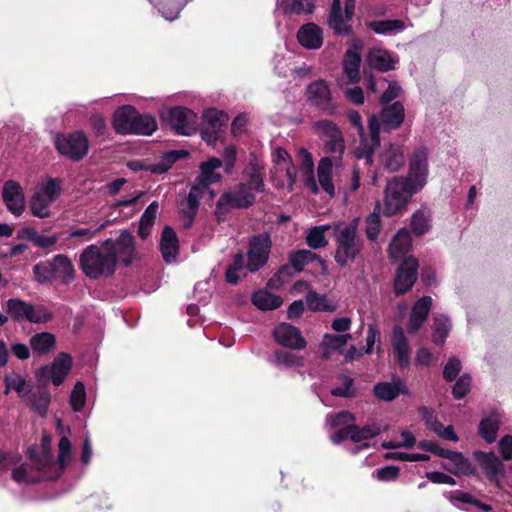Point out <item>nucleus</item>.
<instances>
[{
    "mask_svg": "<svg viewBox=\"0 0 512 512\" xmlns=\"http://www.w3.org/2000/svg\"><path fill=\"white\" fill-rule=\"evenodd\" d=\"M134 237L123 231L116 240L107 239L101 245L87 246L79 256L82 272L89 279L110 277L118 261L129 265L134 257Z\"/></svg>",
    "mask_w": 512,
    "mask_h": 512,
    "instance_id": "f257e3e1",
    "label": "nucleus"
},
{
    "mask_svg": "<svg viewBox=\"0 0 512 512\" xmlns=\"http://www.w3.org/2000/svg\"><path fill=\"white\" fill-rule=\"evenodd\" d=\"M427 176L428 153L426 149H419L410 160L408 176L394 177L388 181L384 195V213L392 216L403 210L413 194L425 186Z\"/></svg>",
    "mask_w": 512,
    "mask_h": 512,
    "instance_id": "f03ea898",
    "label": "nucleus"
},
{
    "mask_svg": "<svg viewBox=\"0 0 512 512\" xmlns=\"http://www.w3.org/2000/svg\"><path fill=\"white\" fill-rule=\"evenodd\" d=\"M245 182L221 195L217 202L216 214H223L227 209H246L251 207L256 199V193L265 191L264 177L260 167L250 163L244 171Z\"/></svg>",
    "mask_w": 512,
    "mask_h": 512,
    "instance_id": "7ed1b4c3",
    "label": "nucleus"
},
{
    "mask_svg": "<svg viewBox=\"0 0 512 512\" xmlns=\"http://www.w3.org/2000/svg\"><path fill=\"white\" fill-rule=\"evenodd\" d=\"M50 435H43L40 450L29 448L28 454L35 470H43V477L47 480L57 479L64 471L71 459L72 445L67 436L63 435L58 443V458L54 461L51 454Z\"/></svg>",
    "mask_w": 512,
    "mask_h": 512,
    "instance_id": "20e7f679",
    "label": "nucleus"
},
{
    "mask_svg": "<svg viewBox=\"0 0 512 512\" xmlns=\"http://www.w3.org/2000/svg\"><path fill=\"white\" fill-rule=\"evenodd\" d=\"M359 219L350 222H338L333 225L335 241L334 259L340 267L355 261L362 253L364 240L358 233Z\"/></svg>",
    "mask_w": 512,
    "mask_h": 512,
    "instance_id": "39448f33",
    "label": "nucleus"
},
{
    "mask_svg": "<svg viewBox=\"0 0 512 512\" xmlns=\"http://www.w3.org/2000/svg\"><path fill=\"white\" fill-rule=\"evenodd\" d=\"M347 116L350 123L357 129L360 137V144L355 150V156L358 160H364V163L370 166L373 163L374 152L380 146L378 118L376 115H372L369 119L371 138L368 140L365 135V128L359 112L356 110H350Z\"/></svg>",
    "mask_w": 512,
    "mask_h": 512,
    "instance_id": "423d86ee",
    "label": "nucleus"
},
{
    "mask_svg": "<svg viewBox=\"0 0 512 512\" xmlns=\"http://www.w3.org/2000/svg\"><path fill=\"white\" fill-rule=\"evenodd\" d=\"M315 134L323 141L327 153L335 161V169L341 167L342 156L346 150L345 139L336 123L320 120L313 123Z\"/></svg>",
    "mask_w": 512,
    "mask_h": 512,
    "instance_id": "0eeeda50",
    "label": "nucleus"
},
{
    "mask_svg": "<svg viewBox=\"0 0 512 512\" xmlns=\"http://www.w3.org/2000/svg\"><path fill=\"white\" fill-rule=\"evenodd\" d=\"M60 193V181L57 179H49L47 182L39 184L30 200L31 213L38 218L49 217L50 205Z\"/></svg>",
    "mask_w": 512,
    "mask_h": 512,
    "instance_id": "6e6552de",
    "label": "nucleus"
},
{
    "mask_svg": "<svg viewBox=\"0 0 512 512\" xmlns=\"http://www.w3.org/2000/svg\"><path fill=\"white\" fill-rule=\"evenodd\" d=\"M6 308L8 316L17 322L46 323L52 319V313L45 306H34L17 298L9 299Z\"/></svg>",
    "mask_w": 512,
    "mask_h": 512,
    "instance_id": "1a4fd4ad",
    "label": "nucleus"
},
{
    "mask_svg": "<svg viewBox=\"0 0 512 512\" xmlns=\"http://www.w3.org/2000/svg\"><path fill=\"white\" fill-rule=\"evenodd\" d=\"M55 147L61 155L73 161H79L88 153L89 140L81 131L64 133L57 136Z\"/></svg>",
    "mask_w": 512,
    "mask_h": 512,
    "instance_id": "9d476101",
    "label": "nucleus"
},
{
    "mask_svg": "<svg viewBox=\"0 0 512 512\" xmlns=\"http://www.w3.org/2000/svg\"><path fill=\"white\" fill-rule=\"evenodd\" d=\"M308 102L327 115H334L338 105L334 100L330 87L325 80L319 79L310 83L306 90Z\"/></svg>",
    "mask_w": 512,
    "mask_h": 512,
    "instance_id": "9b49d317",
    "label": "nucleus"
},
{
    "mask_svg": "<svg viewBox=\"0 0 512 512\" xmlns=\"http://www.w3.org/2000/svg\"><path fill=\"white\" fill-rule=\"evenodd\" d=\"M271 246L272 242L268 234L263 233L253 236L247 253V270L256 272L263 267L268 261Z\"/></svg>",
    "mask_w": 512,
    "mask_h": 512,
    "instance_id": "f8f14e48",
    "label": "nucleus"
},
{
    "mask_svg": "<svg viewBox=\"0 0 512 512\" xmlns=\"http://www.w3.org/2000/svg\"><path fill=\"white\" fill-rule=\"evenodd\" d=\"M72 367V357L64 352L59 353L51 363L40 368L39 377L51 380L55 386L63 383Z\"/></svg>",
    "mask_w": 512,
    "mask_h": 512,
    "instance_id": "ddd939ff",
    "label": "nucleus"
},
{
    "mask_svg": "<svg viewBox=\"0 0 512 512\" xmlns=\"http://www.w3.org/2000/svg\"><path fill=\"white\" fill-rule=\"evenodd\" d=\"M196 114L185 107H173L169 111V124L177 134L191 135L196 129Z\"/></svg>",
    "mask_w": 512,
    "mask_h": 512,
    "instance_id": "4468645a",
    "label": "nucleus"
},
{
    "mask_svg": "<svg viewBox=\"0 0 512 512\" xmlns=\"http://www.w3.org/2000/svg\"><path fill=\"white\" fill-rule=\"evenodd\" d=\"M50 271L52 274V281L60 284L68 285L75 280L76 270L71 259L65 254H57L51 259Z\"/></svg>",
    "mask_w": 512,
    "mask_h": 512,
    "instance_id": "2eb2a0df",
    "label": "nucleus"
},
{
    "mask_svg": "<svg viewBox=\"0 0 512 512\" xmlns=\"http://www.w3.org/2000/svg\"><path fill=\"white\" fill-rule=\"evenodd\" d=\"M418 261L414 257H407L397 270L395 277V293H406L415 283L417 278Z\"/></svg>",
    "mask_w": 512,
    "mask_h": 512,
    "instance_id": "dca6fc26",
    "label": "nucleus"
},
{
    "mask_svg": "<svg viewBox=\"0 0 512 512\" xmlns=\"http://www.w3.org/2000/svg\"><path fill=\"white\" fill-rule=\"evenodd\" d=\"M275 341L281 346L301 350L306 347V340L298 328L288 323H280L273 330Z\"/></svg>",
    "mask_w": 512,
    "mask_h": 512,
    "instance_id": "f3484780",
    "label": "nucleus"
},
{
    "mask_svg": "<svg viewBox=\"0 0 512 512\" xmlns=\"http://www.w3.org/2000/svg\"><path fill=\"white\" fill-rule=\"evenodd\" d=\"M7 209L15 216H20L25 209V197L22 187L13 180L5 182L2 190Z\"/></svg>",
    "mask_w": 512,
    "mask_h": 512,
    "instance_id": "a211bd4d",
    "label": "nucleus"
},
{
    "mask_svg": "<svg viewBox=\"0 0 512 512\" xmlns=\"http://www.w3.org/2000/svg\"><path fill=\"white\" fill-rule=\"evenodd\" d=\"M474 457L489 480L498 485L499 476H503L505 473V467L498 456L493 452L476 451L474 452Z\"/></svg>",
    "mask_w": 512,
    "mask_h": 512,
    "instance_id": "6ab92c4d",
    "label": "nucleus"
},
{
    "mask_svg": "<svg viewBox=\"0 0 512 512\" xmlns=\"http://www.w3.org/2000/svg\"><path fill=\"white\" fill-rule=\"evenodd\" d=\"M391 344L393 354L399 365L401 367H407L410 363V347L404 330L399 325L393 328Z\"/></svg>",
    "mask_w": 512,
    "mask_h": 512,
    "instance_id": "aec40b11",
    "label": "nucleus"
},
{
    "mask_svg": "<svg viewBox=\"0 0 512 512\" xmlns=\"http://www.w3.org/2000/svg\"><path fill=\"white\" fill-rule=\"evenodd\" d=\"M431 306L432 298L429 296H424L416 301L407 325V330L410 334L416 333L422 327L427 319Z\"/></svg>",
    "mask_w": 512,
    "mask_h": 512,
    "instance_id": "412c9836",
    "label": "nucleus"
},
{
    "mask_svg": "<svg viewBox=\"0 0 512 512\" xmlns=\"http://www.w3.org/2000/svg\"><path fill=\"white\" fill-rule=\"evenodd\" d=\"M431 306L432 298L429 296H424L416 301L407 325V330L410 334L416 333L422 327L427 319Z\"/></svg>",
    "mask_w": 512,
    "mask_h": 512,
    "instance_id": "4be33fe9",
    "label": "nucleus"
},
{
    "mask_svg": "<svg viewBox=\"0 0 512 512\" xmlns=\"http://www.w3.org/2000/svg\"><path fill=\"white\" fill-rule=\"evenodd\" d=\"M335 161L330 157L320 159L317 166V185L330 197L335 195V186L333 183V169Z\"/></svg>",
    "mask_w": 512,
    "mask_h": 512,
    "instance_id": "5701e85b",
    "label": "nucleus"
},
{
    "mask_svg": "<svg viewBox=\"0 0 512 512\" xmlns=\"http://www.w3.org/2000/svg\"><path fill=\"white\" fill-rule=\"evenodd\" d=\"M297 39L304 48L316 50L323 44V31L315 23H307L299 28Z\"/></svg>",
    "mask_w": 512,
    "mask_h": 512,
    "instance_id": "b1692460",
    "label": "nucleus"
},
{
    "mask_svg": "<svg viewBox=\"0 0 512 512\" xmlns=\"http://www.w3.org/2000/svg\"><path fill=\"white\" fill-rule=\"evenodd\" d=\"M377 118L379 128L382 126L383 130L386 131L396 129L404 120V107L399 102L385 106Z\"/></svg>",
    "mask_w": 512,
    "mask_h": 512,
    "instance_id": "393cba45",
    "label": "nucleus"
},
{
    "mask_svg": "<svg viewBox=\"0 0 512 512\" xmlns=\"http://www.w3.org/2000/svg\"><path fill=\"white\" fill-rule=\"evenodd\" d=\"M160 251L167 264L176 261L179 252V241L175 231L169 226H166L162 231Z\"/></svg>",
    "mask_w": 512,
    "mask_h": 512,
    "instance_id": "a878e982",
    "label": "nucleus"
},
{
    "mask_svg": "<svg viewBox=\"0 0 512 512\" xmlns=\"http://www.w3.org/2000/svg\"><path fill=\"white\" fill-rule=\"evenodd\" d=\"M137 110L129 105L117 109L113 116V127L118 134H131Z\"/></svg>",
    "mask_w": 512,
    "mask_h": 512,
    "instance_id": "bb28decb",
    "label": "nucleus"
},
{
    "mask_svg": "<svg viewBox=\"0 0 512 512\" xmlns=\"http://www.w3.org/2000/svg\"><path fill=\"white\" fill-rule=\"evenodd\" d=\"M366 61L371 68L383 72L394 69L396 63L389 52L381 48L370 49Z\"/></svg>",
    "mask_w": 512,
    "mask_h": 512,
    "instance_id": "cd10ccee",
    "label": "nucleus"
},
{
    "mask_svg": "<svg viewBox=\"0 0 512 512\" xmlns=\"http://www.w3.org/2000/svg\"><path fill=\"white\" fill-rule=\"evenodd\" d=\"M222 166V160L216 157H211L207 161L200 164V174L196 180L202 182L206 186L217 183L221 180L222 176L216 170Z\"/></svg>",
    "mask_w": 512,
    "mask_h": 512,
    "instance_id": "c85d7f7f",
    "label": "nucleus"
},
{
    "mask_svg": "<svg viewBox=\"0 0 512 512\" xmlns=\"http://www.w3.org/2000/svg\"><path fill=\"white\" fill-rule=\"evenodd\" d=\"M381 162L385 169L394 172L404 165V151L399 145L391 144L381 154Z\"/></svg>",
    "mask_w": 512,
    "mask_h": 512,
    "instance_id": "c756f323",
    "label": "nucleus"
},
{
    "mask_svg": "<svg viewBox=\"0 0 512 512\" xmlns=\"http://www.w3.org/2000/svg\"><path fill=\"white\" fill-rule=\"evenodd\" d=\"M411 244L410 233L406 229L399 230L389 245L390 257L395 260L402 258L409 252Z\"/></svg>",
    "mask_w": 512,
    "mask_h": 512,
    "instance_id": "7c9ffc66",
    "label": "nucleus"
},
{
    "mask_svg": "<svg viewBox=\"0 0 512 512\" xmlns=\"http://www.w3.org/2000/svg\"><path fill=\"white\" fill-rule=\"evenodd\" d=\"M360 63L361 57L357 51V47L355 46V50H347L343 61V69L349 82L355 83L359 80Z\"/></svg>",
    "mask_w": 512,
    "mask_h": 512,
    "instance_id": "2f4dec72",
    "label": "nucleus"
},
{
    "mask_svg": "<svg viewBox=\"0 0 512 512\" xmlns=\"http://www.w3.org/2000/svg\"><path fill=\"white\" fill-rule=\"evenodd\" d=\"M351 338L352 336L349 333L340 335L325 334L321 342L323 358L329 359L332 351L341 350Z\"/></svg>",
    "mask_w": 512,
    "mask_h": 512,
    "instance_id": "473e14b6",
    "label": "nucleus"
},
{
    "mask_svg": "<svg viewBox=\"0 0 512 512\" xmlns=\"http://www.w3.org/2000/svg\"><path fill=\"white\" fill-rule=\"evenodd\" d=\"M448 460L453 467H448L446 464H443L442 467L454 475H471L474 473L471 462L462 453L453 451Z\"/></svg>",
    "mask_w": 512,
    "mask_h": 512,
    "instance_id": "72a5a7b5",
    "label": "nucleus"
},
{
    "mask_svg": "<svg viewBox=\"0 0 512 512\" xmlns=\"http://www.w3.org/2000/svg\"><path fill=\"white\" fill-rule=\"evenodd\" d=\"M187 155L183 150H173L165 153L158 162L149 163L147 171L154 174H162L168 171L172 165L180 158Z\"/></svg>",
    "mask_w": 512,
    "mask_h": 512,
    "instance_id": "f704fd0d",
    "label": "nucleus"
},
{
    "mask_svg": "<svg viewBox=\"0 0 512 512\" xmlns=\"http://www.w3.org/2000/svg\"><path fill=\"white\" fill-rule=\"evenodd\" d=\"M500 426V415L492 413L483 418L479 425L480 436L488 443L495 441Z\"/></svg>",
    "mask_w": 512,
    "mask_h": 512,
    "instance_id": "c9c22d12",
    "label": "nucleus"
},
{
    "mask_svg": "<svg viewBox=\"0 0 512 512\" xmlns=\"http://www.w3.org/2000/svg\"><path fill=\"white\" fill-rule=\"evenodd\" d=\"M56 339L52 333L41 332L30 338V346L39 355L48 354L55 347Z\"/></svg>",
    "mask_w": 512,
    "mask_h": 512,
    "instance_id": "e433bc0d",
    "label": "nucleus"
},
{
    "mask_svg": "<svg viewBox=\"0 0 512 512\" xmlns=\"http://www.w3.org/2000/svg\"><path fill=\"white\" fill-rule=\"evenodd\" d=\"M285 14H310L314 10L311 0H281L278 5Z\"/></svg>",
    "mask_w": 512,
    "mask_h": 512,
    "instance_id": "4c0bfd02",
    "label": "nucleus"
},
{
    "mask_svg": "<svg viewBox=\"0 0 512 512\" xmlns=\"http://www.w3.org/2000/svg\"><path fill=\"white\" fill-rule=\"evenodd\" d=\"M404 390L401 382H382L374 386L375 396L384 401H392Z\"/></svg>",
    "mask_w": 512,
    "mask_h": 512,
    "instance_id": "58836bf2",
    "label": "nucleus"
},
{
    "mask_svg": "<svg viewBox=\"0 0 512 512\" xmlns=\"http://www.w3.org/2000/svg\"><path fill=\"white\" fill-rule=\"evenodd\" d=\"M7 459L12 460V465L6 470L12 469V479L17 483H34L40 480H47L43 477V470H36L38 475H33L23 465L14 467L17 461L13 457L7 456Z\"/></svg>",
    "mask_w": 512,
    "mask_h": 512,
    "instance_id": "ea45409f",
    "label": "nucleus"
},
{
    "mask_svg": "<svg viewBox=\"0 0 512 512\" xmlns=\"http://www.w3.org/2000/svg\"><path fill=\"white\" fill-rule=\"evenodd\" d=\"M410 225L412 232L417 236L427 233L431 228L430 211L423 208L414 212L411 216Z\"/></svg>",
    "mask_w": 512,
    "mask_h": 512,
    "instance_id": "a19ab883",
    "label": "nucleus"
},
{
    "mask_svg": "<svg viewBox=\"0 0 512 512\" xmlns=\"http://www.w3.org/2000/svg\"><path fill=\"white\" fill-rule=\"evenodd\" d=\"M253 304L261 310H273L282 305V299L265 290H259L253 294Z\"/></svg>",
    "mask_w": 512,
    "mask_h": 512,
    "instance_id": "79ce46f5",
    "label": "nucleus"
},
{
    "mask_svg": "<svg viewBox=\"0 0 512 512\" xmlns=\"http://www.w3.org/2000/svg\"><path fill=\"white\" fill-rule=\"evenodd\" d=\"M159 209V205L156 201L152 202L144 211L141 216L138 234L142 239H146L151 232V228L153 227L156 215Z\"/></svg>",
    "mask_w": 512,
    "mask_h": 512,
    "instance_id": "37998d69",
    "label": "nucleus"
},
{
    "mask_svg": "<svg viewBox=\"0 0 512 512\" xmlns=\"http://www.w3.org/2000/svg\"><path fill=\"white\" fill-rule=\"evenodd\" d=\"M303 155V182L304 185L314 194L319 192V188L314 177V164L312 156L306 150H302Z\"/></svg>",
    "mask_w": 512,
    "mask_h": 512,
    "instance_id": "c03bdc74",
    "label": "nucleus"
},
{
    "mask_svg": "<svg viewBox=\"0 0 512 512\" xmlns=\"http://www.w3.org/2000/svg\"><path fill=\"white\" fill-rule=\"evenodd\" d=\"M273 161L281 170H285L290 188L293 187L296 180V173L290 165V157L283 148H277L273 153Z\"/></svg>",
    "mask_w": 512,
    "mask_h": 512,
    "instance_id": "a18cd8bd",
    "label": "nucleus"
},
{
    "mask_svg": "<svg viewBox=\"0 0 512 512\" xmlns=\"http://www.w3.org/2000/svg\"><path fill=\"white\" fill-rule=\"evenodd\" d=\"M306 303L311 311L332 312L336 309V304L330 301L325 295L313 291L307 293Z\"/></svg>",
    "mask_w": 512,
    "mask_h": 512,
    "instance_id": "49530a36",
    "label": "nucleus"
},
{
    "mask_svg": "<svg viewBox=\"0 0 512 512\" xmlns=\"http://www.w3.org/2000/svg\"><path fill=\"white\" fill-rule=\"evenodd\" d=\"M156 129L157 122L153 116L137 112L131 134L151 135Z\"/></svg>",
    "mask_w": 512,
    "mask_h": 512,
    "instance_id": "de8ad7c7",
    "label": "nucleus"
},
{
    "mask_svg": "<svg viewBox=\"0 0 512 512\" xmlns=\"http://www.w3.org/2000/svg\"><path fill=\"white\" fill-rule=\"evenodd\" d=\"M316 260H320V257L311 250L306 249L295 251L289 256V262L297 273L301 272L305 265Z\"/></svg>",
    "mask_w": 512,
    "mask_h": 512,
    "instance_id": "09e8293b",
    "label": "nucleus"
},
{
    "mask_svg": "<svg viewBox=\"0 0 512 512\" xmlns=\"http://www.w3.org/2000/svg\"><path fill=\"white\" fill-rule=\"evenodd\" d=\"M200 201L194 195L188 194L185 201L180 205L182 223L185 228H189L193 223L195 214L199 208Z\"/></svg>",
    "mask_w": 512,
    "mask_h": 512,
    "instance_id": "8fccbe9b",
    "label": "nucleus"
},
{
    "mask_svg": "<svg viewBox=\"0 0 512 512\" xmlns=\"http://www.w3.org/2000/svg\"><path fill=\"white\" fill-rule=\"evenodd\" d=\"M331 228L330 225H320L311 228L306 235V243L312 249H319L327 246L328 241L325 232Z\"/></svg>",
    "mask_w": 512,
    "mask_h": 512,
    "instance_id": "3c124183",
    "label": "nucleus"
},
{
    "mask_svg": "<svg viewBox=\"0 0 512 512\" xmlns=\"http://www.w3.org/2000/svg\"><path fill=\"white\" fill-rule=\"evenodd\" d=\"M351 429V440L355 443L363 440L371 439L380 434L382 427L379 424L373 423L359 428L355 425H350Z\"/></svg>",
    "mask_w": 512,
    "mask_h": 512,
    "instance_id": "603ef678",
    "label": "nucleus"
},
{
    "mask_svg": "<svg viewBox=\"0 0 512 512\" xmlns=\"http://www.w3.org/2000/svg\"><path fill=\"white\" fill-rule=\"evenodd\" d=\"M228 121L227 115L217 109H208L203 115V125L213 131H220L221 127Z\"/></svg>",
    "mask_w": 512,
    "mask_h": 512,
    "instance_id": "864d4df0",
    "label": "nucleus"
},
{
    "mask_svg": "<svg viewBox=\"0 0 512 512\" xmlns=\"http://www.w3.org/2000/svg\"><path fill=\"white\" fill-rule=\"evenodd\" d=\"M451 328L450 320L445 315H438L434 318L433 342L442 344L448 337Z\"/></svg>",
    "mask_w": 512,
    "mask_h": 512,
    "instance_id": "5fc2aeb1",
    "label": "nucleus"
},
{
    "mask_svg": "<svg viewBox=\"0 0 512 512\" xmlns=\"http://www.w3.org/2000/svg\"><path fill=\"white\" fill-rule=\"evenodd\" d=\"M350 20L346 19V15L338 13L337 15H329L328 24L335 34L340 36H349L352 34Z\"/></svg>",
    "mask_w": 512,
    "mask_h": 512,
    "instance_id": "6e6d98bb",
    "label": "nucleus"
},
{
    "mask_svg": "<svg viewBox=\"0 0 512 512\" xmlns=\"http://www.w3.org/2000/svg\"><path fill=\"white\" fill-rule=\"evenodd\" d=\"M380 204L378 203L374 211L366 218V236L369 240L374 241L377 239L381 230L380 220Z\"/></svg>",
    "mask_w": 512,
    "mask_h": 512,
    "instance_id": "4d7b16f0",
    "label": "nucleus"
},
{
    "mask_svg": "<svg viewBox=\"0 0 512 512\" xmlns=\"http://www.w3.org/2000/svg\"><path fill=\"white\" fill-rule=\"evenodd\" d=\"M405 24L401 20H382L371 23V29L378 34H392L404 29Z\"/></svg>",
    "mask_w": 512,
    "mask_h": 512,
    "instance_id": "13d9d810",
    "label": "nucleus"
},
{
    "mask_svg": "<svg viewBox=\"0 0 512 512\" xmlns=\"http://www.w3.org/2000/svg\"><path fill=\"white\" fill-rule=\"evenodd\" d=\"M34 280L40 285H50L53 283L50 271V262L47 260L36 263L33 268Z\"/></svg>",
    "mask_w": 512,
    "mask_h": 512,
    "instance_id": "bf43d9fd",
    "label": "nucleus"
},
{
    "mask_svg": "<svg viewBox=\"0 0 512 512\" xmlns=\"http://www.w3.org/2000/svg\"><path fill=\"white\" fill-rule=\"evenodd\" d=\"M275 363L285 367H301L304 365V359L302 356L296 355L295 353L288 351H276L275 352Z\"/></svg>",
    "mask_w": 512,
    "mask_h": 512,
    "instance_id": "052dcab7",
    "label": "nucleus"
},
{
    "mask_svg": "<svg viewBox=\"0 0 512 512\" xmlns=\"http://www.w3.org/2000/svg\"><path fill=\"white\" fill-rule=\"evenodd\" d=\"M244 256L237 254L234 257L233 264L227 269L225 273L226 281L229 284H237L240 279V274L244 271Z\"/></svg>",
    "mask_w": 512,
    "mask_h": 512,
    "instance_id": "680f3d73",
    "label": "nucleus"
},
{
    "mask_svg": "<svg viewBox=\"0 0 512 512\" xmlns=\"http://www.w3.org/2000/svg\"><path fill=\"white\" fill-rule=\"evenodd\" d=\"M338 380L341 382L340 386H337L331 390V394L336 397L351 398L355 395L353 388V379L347 375H339Z\"/></svg>",
    "mask_w": 512,
    "mask_h": 512,
    "instance_id": "e2e57ef3",
    "label": "nucleus"
},
{
    "mask_svg": "<svg viewBox=\"0 0 512 512\" xmlns=\"http://www.w3.org/2000/svg\"><path fill=\"white\" fill-rule=\"evenodd\" d=\"M86 402L85 386L81 381L76 382L70 395V404L75 412L82 410Z\"/></svg>",
    "mask_w": 512,
    "mask_h": 512,
    "instance_id": "0e129e2a",
    "label": "nucleus"
},
{
    "mask_svg": "<svg viewBox=\"0 0 512 512\" xmlns=\"http://www.w3.org/2000/svg\"><path fill=\"white\" fill-rule=\"evenodd\" d=\"M355 418L354 415L347 411H342L334 415H327L326 424L331 428L346 427L353 425Z\"/></svg>",
    "mask_w": 512,
    "mask_h": 512,
    "instance_id": "69168bd1",
    "label": "nucleus"
},
{
    "mask_svg": "<svg viewBox=\"0 0 512 512\" xmlns=\"http://www.w3.org/2000/svg\"><path fill=\"white\" fill-rule=\"evenodd\" d=\"M26 381L23 377L17 374L5 376V394H8L10 390L16 391L19 395L25 394Z\"/></svg>",
    "mask_w": 512,
    "mask_h": 512,
    "instance_id": "338daca9",
    "label": "nucleus"
},
{
    "mask_svg": "<svg viewBox=\"0 0 512 512\" xmlns=\"http://www.w3.org/2000/svg\"><path fill=\"white\" fill-rule=\"evenodd\" d=\"M50 402V395L47 391L41 390L33 394L31 399V405L39 415L44 416L46 414L48 405Z\"/></svg>",
    "mask_w": 512,
    "mask_h": 512,
    "instance_id": "774afa93",
    "label": "nucleus"
}]
</instances>
